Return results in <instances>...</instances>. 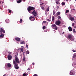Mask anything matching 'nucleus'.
<instances>
[{"label":"nucleus","instance_id":"nucleus-11","mask_svg":"<svg viewBox=\"0 0 76 76\" xmlns=\"http://www.w3.org/2000/svg\"><path fill=\"white\" fill-rule=\"evenodd\" d=\"M15 40L18 41H20V39L19 38L16 37L15 38Z\"/></svg>","mask_w":76,"mask_h":76},{"label":"nucleus","instance_id":"nucleus-23","mask_svg":"<svg viewBox=\"0 0 76 76\" xmlns=\"http://www.w3.org/2000/svg\"><path fill=\"white\" fill-rule=\"evenodd\" d=\"M22 18H21L20 20V23H22Z\"/></svg>","mask_w":76,"mask_h":76},{"label":"nucleus","instance_id":"nucleus-7","mask_svg":"<svg viewBox=\"0 0 76 76\" xmlns=\"http://www.w3.org/2000/svg\"><path fill=\"white\" fill-rule=\"evenodd\" d=\"M32 14H33V15H34V16H37V12L35 11V10H34L32 12Z\"/></svg>","mask_w":76,"mask_h":76},{"label":"nucleus","instance_id":"nucleus-19","mask_svg":"<svg viewBox=\"0 0 76 76\" xmlns=\"http://www.w3.org/2000/svg\"><path fill=\"white\" fill-rule=\"evenodd\" d=\"M26 54H29V50H27L26 52Z\"/></svg>","mask_w":76,"mask_h":76},{"label":"nucleus","instance_id":"nucleus-13","mask_svg":"<svg viewBox=\"0 0 76 76\" xmlns=\"http://www.w3.org/2000/svg\"><path fill=\"white\" fill-rule=\"evenodd\" d=\"M4 34H1L0 36V37L1 38H4Z\"/></svg>","mask_w":76,"mask_h":76},{"label":"nucleus","instance_id":"nucleus-52","mask_svg":"<svg viewBox=\"0 0 76 76\" xmlns=\"http://www.w3.org/2000/svg\"><path fill=\"white\" fill-rule=\"evenodd\" d=\"M74 28H76V26H75L74 27Z\"/></svg>","mask_w":76,"mask_h":76},{"label":"nucleus","instance_id":"nucleus-20","mask_svg":"<svg viewBox=\"0 0 76 76\" xmlns=\"http://www.w3.org/2000/svg\"><path fill=\"white\" fill-rule=\"evenodd\" d=\"M49 10H50V8H49V7H48L46 9V11L47 12H48V11H49Z\"/></svg>","mask_w":76,"mask_h":76},{"label":"nucleus","instance_id":"nucleus-44","mask_svg":"<svg viewBox=\"0 0 76 76\" xmlns=\"http://www.w3.org/2000/svg\"><path fill=\"white\" fill-rule=\"evenodd\" d=\"M72 51H73V52H76V51L75 50H72Z\"/></svg>","mask_w":76,"mask_h":76},{"label":"nucleus","instance_id":"nucleus-6","mask_svg":"<svg viewBox=\"0 0 76 76\" xmlns=\"http://www.w3.org/2000/svg\"><path fill=\"white\" fill-rule=\"evenodd\" d=\"M60 23H61V22L60 20L56 21L55 22V24L56 25H60Z\"/></svg>","mask_w":76,"mask_h":76},{"label":"nucleus","instance_id":"nucleus-1","mask_svg":"<svg viewBox=\"0 0 76 76\" xmlns=\"http://www.w3.org/2000/svg\"><path fill=\"white\" fill-rule=\"evenodd\" d=\"M15 60L13 61V63L14 64V67L16 69H18L19 67L18 66V64L17 63H19V61L18 57H15Z\"/></svg>","mask_w":76,"mask_h":76},{"label":"nucleus","instance_id":"nucleus-50","mask_svg":"<svg viewBox=\"0 0 76 76\" xmlns=\"http://www.w3.org/2000/svg\"><path fill=\"white\" fill-rule=\"evenodd\" d=\"M64 34V32H63V33H62V34Z\"/></svg>","mask_w":76,"mask_h":76},{"label":"nucleus","instance_id":"nucleus-14","mask_svg":"<svg viewBox=\"0 0 76 76\" xmlns=\"http://www.w3.org/2000/svg\"><path fill=\"white\" fill-rule=\"evenodd\" d=\"M7 66L9 67H11V64L10 63H8L7 64Z\"/></svg>","mask_w":76,"mask_h":76},{"label":"nucleus","instance_id":"nucleus-45","mask_svg":"<svg viewBox=\"0 0 76 76\" xmlns=\"http://www.w3.org/2000/svg\"><path fill=\"white\" fill-rule=\"evenodd\" d=\"M43 4H44V3H42V4H40V5H43Z\"/></svg>","mask_w":76,"mask_h":76},{"label":"nucleus","instance_id":"nucleus-39","mask_svg":"<svg viewBox=\"0 0 76 76\" xmlns=\"http://www.w3.org/2000/svg\"><path fill=\"white\" fill-rule=\"evenodd\" d=\"M55 13H56V12H53V15H55Z\"/></svg>","mask_w":76,"mask_h":76},{"label":"nucleus","instance_id":"nucleus-9","mask_svg":"<svg viewBox=\"0 0 76 76\" xmlns=\"http://www.w3.org/2000/svg\"><path fill=\"white\" fill-rule=\"evenodd\" d=\"M74 17H69V20H71V21L74 20Z\"/></svg>","mask_w":76,"mask_h":76},{"label":"nucleus","instance_id":"nucleus-26","mask_svg":"<svg viewBox=\"0 0 76 76\" xmlns=\"http://www.w3.org/2000/svg\"><path fill=\"white\" fill-rule=\"evenodd\" d=\"M52 21L53 22H54V17H53L52 18Z\"/></svg>","mask_w":76,"mask_h":76},{"label":"nucleus","instance_id":"nucleus-34","mask_svg":"<svg viewBox=\"0 0 76 76\" xmlns=\"http://www.w3.org/2000/svg\"><path fill=\"white\" fill-rule=\"evenodd\" d=\"M9 13H11V12H12V10H9Z\"/></svg>","mask_w":76,"mask_h":76},{"label":"nucleus","instance_id":"nucleus-42","mask_svg":"<svg viewBox=\"0 0 76 76\" xmlns=\"http://www.w3.org/2000/svg\"><path fill=\"white\" fill-rule=\"evenodd\" d=\"M69 16L70 17V18L72 16V15H69Z\"/></svg>","mask_w":76,"mask_h":76},{"label":"nucleus","instance_id":"nucleus-12","mask_svg":"<svg viewBox=\"0 0 76 76\" xmlns=\"http://www.w3.org/2000/svg\"><path fill=\"white\" fill-rule=\"evenodd\" d=\"M0 30L1 31L3 32V33H5V31L4 30V29L2 28H1Z\"/></svg>","mask_w":76,"mask_h":76},{"label":"nucleus","instance_id":"nucleus-55","mask_svg":"<svg viewBox=\"0 0 76 76\" xmlns=\"http://www.w3.org/2000/svg\"><path fill=\"white\" fill-rule=\"evenodd\" d=\"M53 31H55V30H54Z\"/></svg>","mask_w":76,"mask_h":76},{"label":"nucleus","instance_id":"nucleus-31","mask_svg":"<svg viewBox=\"0 0 76 76\" xmlns=\"http://www.w3.org/2000/svg\"><path fill=\"white\" fill-rule=\"evenodd\" d=\"M69 10H66V13H69Z\"/></svg>","mask_w":76,"mask_h":76},{"label":"nucleus","instance_id":"nucleus-43","mask_svg":"<svg viewBox=\"0 0 76 76\" xmlns=\"http://www.w3.org/2000/svg\"><path fill=\"white\" fill-rule=\"evenodd\" d=\"M46 22H47L45 21H44L43 22V23H46Z\"/></svg>","mask_w":76,"mask_h":76},{"label":"nucleus","instance_id":"nucleus-54","mask_svg":"<svg viewBox=\"0 0 76 76\" xmlns=\"http://www.w3.org/2000/svg\"><path fill=\"white\" fill-rule=\"evenodd\" d=\"M68 1V0H66V1Z\"/></svg>","mask_w":76,"mask_h":76},{"label":"nucleus","instance_id":"nucleus-36","mask_svg":"<svg viewBox=\"0 0 76 76\" xmlns=\"http://www.w3.org/2000/svg\"><path fill=\"white\" fill-rule=\"evenodd\" d=\"M18 56V53H17L15 55V57H17Z\"/></svg>","mask_w":76,"mask_h":76},{"label":"nucleus","instance_id":"nucleus-53","mask_svg":"<svg viewBox=\"0 0 76 76\" xmlns=\"http://www.w3.org/2000/svg\"><path fill=\"white\" fill-rule=\"evenodd\" d=\"M20 50H21V48H20Z\"/></svg>","mask_w":76,"mask_h":76},{"label":"nucleus","instance_id":"nucleus-35","mask_svg":"<svg viewBox=\"0 0 76 76\" xmlns=\"http://www.w3.org/2000/svg\"><path fill=\"white\" fill-rule=\"evenodd\" d=\"M47 20L48 21V22H50V21H51V20H50V19H47Z\"/></svg>","mask_w":76,"mask_h":76},{"label":"nucleus","instance_id":"nucleus-51","mask_svg":"<svg viewBox=\"0 0 76 76\" xmlns=\"http://www.w3.org/2000/svg\"><path fill=\"white\" fill-rule=\"evenodd\" d=\"M21 47H23V46H21Z\"/></svg>","mask_w":76,"mask_h":76},{"label":"nucleus","instance_id":"nucleus-47","mask_svg":"<svg viewBox=\"0 0 76 76\" xmlns=\"http://www.w3.org/2000/svg\"><path fill=\"white\" fill-rule=\"evenodd\" d=\"M32 64L33 65H34L35 64L34 63H32Z\"/></svg>","mask_w":76,"mask_h":76},{"label":"nucleus","instance_id":"nucleus-57","mask_svg":"<svg viewBox=\"0 0 76 76\" xmlns=\"http://www.w3.org/2000/svg\"><path fill=\"white\" fill-rule=\"evenodd\" d=\"M1 31H0V32Z\"/></svg>","mask_w":76,"mask_h":76},{"label":"nucleus","instance_id":"nucleus-4","mask_svg":"<svg viewBox=\"0 0 76 76\" xmlns=\"http://www.w3.org/2000/svg\"><path fill=\"white\" fill-rule=\"evenodd\" d=\"M52 28L53 29H54L56 30H57V28H58V27H57V26L55 24H52Z\"/></svg>","mask_w":76,"mask_h":76},{"label":"nucleus","instance_id":"nucleus-37","mask_svg":"<svg viewBox=\"0 0 76 76\" xmlns=\"http://www.w3.org/2000/svg\"><path fill=\"white\" fill-rule=\"evenodd\" d=\"M26 48H28V45H26Z\"/></svg>","mask_w":76,"mask_h":76},{"label":"nucleus","instance_id":"nucleus-30","mask_svg":"<svg viewBox=\"0 0 76 76\" xmlns=\"http://www.w3.org/2000/svg\"><path fill=\"white\" fill-rule=\"evenodd\" d=\"M41 7L42 8V10H44V7L42 6Z\"/></svg>","mask_w":76,"mask_h":76},{"label":"nucleus","instance_id":"nucleus-22","mask_svg":"<svg viewBox=\"0 0 76 76\" xmlns=\"http://www.w3.org/2000/svg\"><path fill=\"white\" fill-rule=\"evenodd\" d=\"M26 72L24 73L23 76H26Z\"/></svg>","mask_w":76,"mask_h":76},{"label":"nucleus","instance_id":"nucleus-40","mask_svg":"<svg viewBox=\"0 0 76 76\" xmlns=\"http://www.w3.org/2000/svg\"><path fill=\"white\" fill-rule=\"evenodd\" d=\"M8 54H12V52H9L8 53Z\"/></svg>","mask_w":76,"mask_h":76},{"label":"nucleus","instance_id":"nucleus-16","mask_svg":"<svg viewBox=\"0 0 76 76\" xmlns=\"http://www.w3.org/2000/svg\"><path fill=\"white\" fill-rule=\"evenodd\" d=\"M60 15V12H58L56 13V16H59Z\"/></svg>","mask_w":76,"mask_h":76},{"label":"nucleus","instance_id":"nucleus-48","mask_svg":"<svg viewBox=\"0 0 76 76\" xmlns=\"http://www.w3.org/2000/svg\"><path fill=\"white\" fill-rule=\"evenodd\" d=\"M27 70H30V69H29V68H28V69H27Z\"/></svg>","mask_w":76,"mask_h":76},{"label":"nucleus","instance_id":"nucleus-38","mask_svg":"<svg viewBox=\"0 0 76 76\" xmlns=\"http://www.w3.org/2000/svg\"><path fill=\"white\" fill-rule=\"evenodd\" d=\"M72 26H75V23H73L72 24Z\"/></svg>","mask_w":76,"mask_h":76},{"label":"nucleus","instance_id":"nucleus-49","mask_svg":"<svg viewBox=\"0 0 76 76\" xmlns=\"http://www.w3.org/2000/svg\"><path fill=\"white\" fill-rule=\"evenodd\" d=\"M23 1H25V0H23Z\"/></svg>","mask_w":76,"mask_h":76},{"label":"nucleus","instance_id":"nucleus-8","mask_svg":"<svg viewBox=\"0 0 76 76\" xmlns=\"http://www.w3.org/2000/svg\"><path fill=\"white\" fill-rule=\"evenodd\" d=\"M12 58V56L10 55L9 54L8 55V59L9 60H11Z\"/></svg>","mask_w":76,"mask_h":76},{"label":"nucleus","instance_id":"nucleus-3","mask_svg":"<svg viewBox=\"0 0 76 76\" xmlns=\"http://www.w3.org/2000/svg\"><path fill=\"white\" fill-rule=\"evenodd\" d=\"M35 9V7H31L29 6L27 8V10L28 12H29L31 11V10H34Z\"/></svg>","mask_w":76,"mask_h":76},{"label":"nucleus","instance_id":"nucleus-17","mask_svg":"<svg viewBox=\"0 0 76 76\" xmlns=\"http://www.w3.org/2000/svg\"><path fill=\"white\" fill-rule=\"evenodd\" d=\"M21 2H22V0H19L17 1L18 3H21Z\"/></svg>","mask_w":76,"mask_h":76},{"label":"nucleus","instance_id":"nucleus-21","mask_svg":"<svg viewBox=\"0 0 76 76\" xmlns=\"http://www.w3.org/2000/svg\"><path fill=\"white\" fill-rule=\"evenodd\" d=\"M26 58L25 56L23 57V60L24 61H25V58Z\"/></svg>","mask_w":76,"mask_h":76},{"label":"nucleus","instance_id":"nucleus-25","mask_svg":"<svg viewBox=\"0 0 76 76\" xmlns=\"http://www.w3.org/2000/svg\"><path fill=\"white\" fill-rule=\"evenodd\" d=\"M73 31L74 33H76V31H75V29H73Z\"/></svg>","mask_w":76,"mask_h":76},{"label":"nucleus","instance_id":"nucleus-2","mask_svg":"<svg viewBox=\"0 0 76 76\" xmlns=\"http://www.w3.org/2000/svg\"><path fill=\"white\" fill-rule=\"evenodd\" d=\"M67 38V39H70V40L71 41H74V39H75V38H74V36L72 35V34H69L68 35Z\"/></svg>","mask_w":76,"mask_h":76},{"label":"nucleus","instance_id":"nucleus-28","mask_svg":"<svg viewBox=\"0 0 76 76\" xmlns=\"http://www.w3.org/2000/svg\"><path fill=\"white\" fill-rule=\"evenodd\" d=\"M62 5H65V3L64 2H62L61 3Z\"/></svg>","mask_w":76,"mask_h":76},{"label":"nucleus","instance_id":"nucleus-10","mask_svg":"<svg viewBox=\"0 0 76 76\" xmlns=\"http://www.w3.org/2000/svg\"><path fill=\"white\" fill-rule=\"evenodd\" d=\"M68 29L69 31L70 32H71V31H72V27L70 26L69 27Z\"/></svg>","mask_w":76,"mask_h":76},{"label":"nucleus","instance_id":"nucleus-5","mask_svg":"<svg viewBox=\"0 0 76 76\" xmlns=\"http://www.w3.org/2000/svg\"><path fill=\"white\" fill-rule=\"evenodd\" d=\"M29 19L30 20H31V21H34V20H35V18H34V16H31L29 17Z\"/></svg>","mask_w":76,"mask_h":76},{"label":"nucleus","instance_id":"nucleus-18","mask_svg":"<svg viewBox=\"0 0 76 76\" xmlns=\"http://www.w3.org/2000/svg\"><path fill=\"white\" fill-rule=\"evenodd\" d=\"M70 75H75V73H73L72 72H71L70 73Z\"/></svg>","mask_w":76,"mask_h":76},{"label":"nucleus","instance_id":"nucleus-24","mask_svg":"<svg viewBox=\"0 0 76 76\" xmlns=\"http://www.w3.org/2000/svg\"><path fill=\"white\" fill-rule=\"evenodd\" d=\"M21 50L22 53H23V48H22L21 49Z\"/></svg>","mask_w":76,"mask_h":76},{"label":"nucleus","instance_id":"nucleus-32","mask_svg":"<svg viewBox=\"0 0 76 76\" xmlns=\"http://www.w3.org/2000/svg\"><path fill=\"white\" fill-rule=\"evenodd\" d=\"M42 29H45V26H43L42 27Z\"/></svg>","mask_w":76,"mask_h":76},{"label":"nucleus","instance_id":"nucleus-33","mask_svg":"<svg viewBox=\"0 0 76 76\" xmlns=\"http://www.w3.org/2000/svg\"><path fill=\"white\" fill-rule=\"evenodd\" d=\"M73 58H75V57H76V55L75 54H74L73 55Z\"/></svg>","mask_w":76,"mask_h":76},{"label":"nucleus","instance_id":"nucleus-46","mask_svg":"<svg viewBox=\"0 0 76 76\" xmlns=\"http://www.w3.org/2000/svg\"><path fill=\"white\" fill-rule=\"evenodd\" d=\"M56 8H57V9H58V8H59V7H58V6H57V7H56Z\"/></svg>","mask_w":76,"mask_h":76},{"label":"nucleus","instance_id":"nucleus-41","mask_svg":"<svg viewBox=\"0 0 76 76\" xmlns=\"http://www.w3.org/2000/svg\"><path fill=\"white\" fill-rule=\"evenodd\" d=\"M56 4H58L59 2H58V1H56Z\"/></svg>","mask_w":76,"mask_h":76},{"label":"nucleus","instance_id":"nucleus-56","mask_svg":"<svg viewBox=\"0 0 76 76\" xmlns=\"http://www.w3.org/2000/svg\"><path fill=\"white\" fill-rule=\"evenodd\" d=\"M40 0L41 1V0Z\"/></svg>","mask_w":76,"mask_h":76},{"label":"nucleus","instance_id":"nucleus-27","mask_svg":"<svg viewBox=\"0 0 76 76\" xmlns=\"http://www.w3.org/2000/svg\"><path fill=\"white\" fill-rule=\"evenodd\" d=\"M58 19H60V20H61V17L60 16L58 17Z\"/></svg>","mask_w":76,"mask_h":76},{"label":"nucleus","instance_id":"nucleus-29","mask_svg":"<svg viewBox=\"0 0 76 76\" xmlns=\"http://www.w3.org/2000/svg\"><path fill=\"white\" fill-rule=\"evenodd\" d=\"M25 42L24 41H22L21 42V44H24Z\"/></svg>","mask_w":76,"mask_h":76},{"label":"nucleus","instance_id":"nucleus-15","mask_svg":"<svg viewBox=\"0 0 76 76\" xmlns=\"http://www.w3.org/2000/svg\"><path fill=\"white\" fill-rule=\"evenodd\" d=\"M5 21L7 23H9V22H10L9 20L8 19H6V20Z\"/></svg>","mask_w":76,"mask_h":76}]
</instances>
